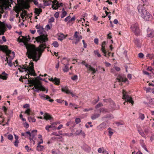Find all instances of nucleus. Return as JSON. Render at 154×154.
Returning <instances> with one entry per match:
<instances>
[{
    "instance_id": "obj_1",
    "label": "nucleus",
    "mask_w": 154,
    "mask_h": 154,
    "mask_svg": "<svg viewBox=\"0 0 154 154\" xmlns=\"http://www.w3.org/2000/svg\"><path fill=\"white\" fill-rule=\"evenodd\" d=\"M30 39L29 36L28 37L23 36L22 39L20 40V42H23L26 45L28 58L30 59H32L33 61L37 62L39 59L41 55V52L43 51L44 49L45 48V45L44 44H41L38 48H36L34 45L27 44V42Z\"/></svg>"
},
{
    "instance_id": "obj_2",
    "label": "nucleus",
    "mask_w": 154,
    "mask_h": 154,
    "mask_svg": "<svg viewBox=\"0 0 154 154\" xmlns=\"http://www.w3.org/2000/svg\"><path fill=\"white\" fill-rule=\"evenodd\" d=\"M30 80H28V84H30V86H34L32 88L34 91L38 92L40 90L45 91V89L42 85V82L39 80L45 81V79H42L39 76L37 77L35 79L30 78Z\"/></svg>"
},
{
    "instance_id": "obj_3",
    "label": "nucleus",
    "mask_w": 154,
    "mask_h": 154,
    "mask_svg": "<svg viewBox=\"0 0 154 154\" xmlns=\"http://www.w3.org/2000/svg\"><path fill=\"white\" fill-rule=\"evenodd\" d=\"M144 5H139L137 9L141 17L144 20L147 21L151 20L152 16L146 9Z\"/></svg>"
},
{
    "instance_id": "obj_4",
    "label": "nucleus",
    "mask_w": 154,
    "mask_h": 154,
    "mask_svg": "<svg viewBox=\"0 0 154 154\" xmlns=\"http://www.w3.org/2000/svg\"><path fill=\"white\" fill-rule=\"evenodd\" d=\"M43 30L44 28L42 27L37 30L38 32L40 35L36 37L35 38V40L38 43H42V44H45V45H46V44L45 43L46 41H47L48 38L47 36L44 35H42ZM46 46V45H45V47Z\"/></svg>"
},
{
    "instance_id": "obj_5",
    "label": "nucleus",
    "mask_w": 154,
    "mask_h": 154,
    "mask_svg": "<svg viewBox=\"0 0 154 154\" xmlns=\"http://www.w3.org/2000/svg\"><path fill=\"white\" fill-rule=\"evenodd\" d=\"M122 94V99H125V101L130 103H131L133 105L134 101L132 100V97L128 95L127 93L124 90H123Z\"/></svg>"
},
{
    "instance_id": "obj_6",
    "label": "nucleus",
    "mask_w": 154,
    "mask_h": 154,
    "mask_svg": "<svg viewBox=\"0 0 154 154\" xmlns=\"http://www.w3.org/2000/svg\"><path fill=\"white\" fill-rule=\"evenodd\" d=\"M131 28L135 35L138 36L139 35L140 30L137 23H136L132 25L131 27Z\"/></svg>"
},
{
    "instance_id": "obj_7",
    "label": "nucleus",
    "mask_w": 154,
    "mask_h": 154,
    "mask_svg": "<svg viewBox=\"0 0 154 154\" xmlns=\"http://www.w3.org/2000/svg\"><path fill=\"white\" fill-rule=\"evenodd\" d=\"M81 63L82 65H85L86 68L88 69V72H89L90 71H92L91 73L93 74L95 73L97 71V69L94 68L93 67L91 66V65L86 63L84 61H82Z\"/></svg>"
},
{
    "instance_id": "obj_8",
    "label": "nucleus",
    "mask_w": 154,
    "mask_h": 154,
    "mask_svg": "<svg viewBox=\"0 0 154 154\" xmlns=\"http://www.w3.org/2000/svg\"><path fill=\"white\" fill-rule=\"evenodd\" d=\"M116 80L119 82H128L127 78H126L124 74H119L118 75Z\"/></svg>"
},
{
    "instance_id": "obj_9",
    "label": "nucleus",
    "mask_w": 154,
    "mask_h": 154,
    "mask_svg": "<svg viewBox=\"0 0 154 154\" xmlns=\"http://www.w3.org/2000/svg\"><path fill=\"white\" fill-rule=\"evenodd\" d=\"M106 44V42L105 41H103L102 44L101 48V50L102 52L103 53V55L106 57H107V56L108 55V57L110 56L111 53L110 52H108V54H107L106 53L107 51L106 49L105 45Z\"/></svg>"
},
{
    "instance_id": "obj_10",
    "label": "nucleus",
    "mask_w": 154,
    "mask_h": 154,
    "mask_svg": "<svg viewBox=\"0 0 154 154\" xmlns=\"http://www.w3.org/2000/svg\"><path fill=\"white\" fill-rule=\"evenodd\" d=\"M30 65L31 66L29 67L28 71L29 72V74L31 75H33V76H35V74L34 69V63L31 60L30 61L29 63Z\"/></svg>"
},
{
    "instance_id": "obj_11",
    "label": "nucleus",
    "mask_w": 154,
    "mask_h": 154,
    "mask_svg": "<svg viewBox=\"0 0 154 154\" xmlns=\"http://www.w3.org/2000/svg\"><path fill=\"white\" fill-rule=\"evenodd\" d=\"M63 6V3H59L57 0H54V2H53V4L52 5L51 8L54 10H56L60 6Z\"/></svg>"
},
{
    "instance_id": "obj_12",
    "label": "nucleus",
    "mask_w": 154,
    "mask_h": 154,
    "mask_svg": "<svg viewBox=\"0 0 154 154\" xmlns=\"http://www.w3.org/2000/svg\"><path fill=\"white\" fill-rule=\"evenodd\" d=\"M6 26L4 22H0V32L1 35H3L6 30Z\"/></svg>"
},
{
    "instance_id": "obj_13",
    "label": "nucleus",
    "mask_w": 154,
    "mask_h": 154,
    "mask_svg": "<svg viewBox=\"0 0 154 154\" xmlns=\"http://www.w3.org/2000/svg\"><path fill=\"white\" fill-rule=\"evenodd\" d=\"M114 118V117L112 114H109L107 115H106L102 117L101 119L102 121H105L106 122H107L106 121V119L110 120L113 119Z\"/></svg>"
},
{
    "instance_id": "obj_14",
    "label": "nucleus",
    "mask_w": 154,
    "mask_h": 154,
    "mask_svg": "<svg viewBox=\"0 0 154 154\" xmlns=\"http://www.w3.org/2000/svg\"><path fill=\"white\" fill-rule=\"evenodd\" d=\"M1 49L2 51L5 52L7 55L11 54V51L8 49V47L7 45L2 46L1 47Z\"/></svg>"
},
{
    "instance_id": "obj_15",
    "label": "nucleus",
    "mask_w": 154,
    "mask_h": 154,
    "mask_svg": "<svg viewBox=\"0 0 154 154\" xmlns=\"http://www.w3.org/2000/svg\"><path fill=\"white\" fill-rule=\"evenodd\" d=\"M61 89L63 92H65L67 94H71L73 97L75 96L71 91L69 90L68 88L67 87H63Z\"/></svg>"
},
{
    "instance_id": "obj_16",
    "label": "nucleus",
    "mask_w": 154,
    "mask_h": 154,
    "mask_svg": "<svg viewBox=\"0 0 154 154\" xmlns=\"http://www.w3.org/2000/svg\"><path fill=\"white\" fill-rule=\"evenodd\" d=\"M107 125L105 122H103L97 127V129L99 131H101L107 128Z\"/></svg>"
},
{
    "instance_id": "obj_17",
    "label": "nucleus",
    "mask_w": 154,
    "mask_h": 154,
    "mask_svg": "<svg viewBox=\"0 0 154 154\" xmlns=\"http://www.w3.org/2000/svg\"><path fill=\"white\" fill-rule=\"evenodd\" d=\"M39 96H40L42 99L47 100L48 101L51 102H52L54 101L53 100L50 99V97L48 95H45L44 94H39Z\"/></svg>"
},
{
    "instance_id": "obj_18",
    "label": "nucleus",
    "mask_w": 154,
    "mask_h": 154,
    "mask_svg": "<svg viewBox=\"0 0 154 154\" xmlns=\"http://www.w3.org/2000/svg\"><path fill=\"white\" fill-rule=\"evenodd\" d=\"M147 35L148 37L152 38L154 36V30H150L148 29L147 30Z\"/></svg>"
},
{
    "instance_id": "obj_19",
    "label": "nucleus",
    "mask_w": 154,
    "mask_h": 154,
    "mask_svg": "<svg viewBox=\"0 0 154 154\" xmlns=\"http://www.w3.org/2000/svg\"><path fill=\"white\" fill-rule=\"evenodd\" d=\"M8 74L6 73L5 72H4L0 75V78L3 80H6L8 78Z\"/></svg>"
},
{
    "instance_id": "obj_20",
    "label": "nucleus",
    "mask_w": 154,
    "mask_h": 154,
    "mask_svg": "<svg viewBox=\"0 0 154 154\" xmlns=\"http://www.w3.org/2000/svg\"><path fill=\"white\" fill-rule=\"evenodd\" d=\"M140 144L142 147L147 152H149L148 150L147 149L146 146L144 143L143 140H140Z\"/></svg>"
},
{
    "instance_id": "obj_21",
    "label": "nucleus",
    "mask_w": 154,
    "mask_h": 154,
    "mask_svg": "<svg viewBox=\"0 0 154 154\" xmlns=\"http://www.w3.org/2000/svg\"><path fill=\"white\" fill-rule=\"evenodd\" d=\"M52 118L51 116L48 113H45L44 115V119L46 120H50Z\"/></svg>"
},
{
    "instance_id": "obj_22",
    "label": "nucleus",
    "mask_w": 154,
    "mask_h": 154,
    "mask_svg": "<svg viewBox=\"0 0 154 154\" xmlns=\"http://www.w3.org/2000/svg\"><path fill=\"white\" fill-rule=\"evenodd\" d=\"M58 39L60 41H62L65 38L64 35L62 33H58Z\"/></svg>"
},
{
    "instance_id": "obj_23",
    "label": "nucleus",
    "mask_w": 154,
    "mask_h": 154,
    "mask_svg": "<svg viewBox=\"0 0 154 154\" xmlns=\"http://www.w3.org/2000/svg\"><path fill=\"white\" fill-rule=\"evenodd\" d=\"M137 130L140 135H141L142 137H144L145 138H146V137L142 129H139L138 128L137 129Z\"/></svg>"
},
{
    "instance_id": "obj_24",
    "label": "nucleus",
    "mask_w": 154,
    "mask_h": 154,
    "mask_svg": "<svg viewBox=\"0 0 154 154\" xmlns=\"http://www.w3.org/2000/svg\"><path fill=\"white\" fill-rule=\"evenodd\" d=\"M45 149L44 146L41 145H38L36 148V150L38 151H42Z\"/></svg>"
},
{
    "instance_id": "obj_25",
    "label": "nucleus",
    "mask_w": 154,
    "mask_h": 154,
    "mask_svg": "<svg viewBox=\"0 0 154 154\" xmlns=\"http://www.w3.org/2000/svg\"><path fill=\"white\" fill-rule=\"evenodd\" d=\"M100 115L99 114H94L91 116V118L92 120H95L99 117Z\"/></svg>"
},
{
    "instance_id": "obj_26",
    "label": "nucleus",
    "mask_w": 154,
    "mask_h": 154,
    "mask_svg": "<svg viewBox=\"0 0 154 154\" xmlns=\"http://www.w3.org/2000/svg\"><path fill=\"white\" fill-rule=\"evenodd\" d=\"M42 11V9H38L36 8L35 9V12L36 14H37V16H39V14Z\"/></svg>"
},
{
    "instance_id": "obj_27",
    "label": "nucleus",
    "mask_w": 154,
    "mask_h": 154,
    "mask_svg": "<svg viewBox=\"0 0 154 154\" xmlns=\"http://www.w3.org/2000/svg\"><path fill=\"white\" fill-rule=\"evenodd\" d=\"M28 119L30 122H34L36 121V119L34 118L31 116L28 117Z\"/></svg>"
},
{
    "instance_id": "obj_28",
    "label": "nucleus",
    "mask_w": 154,
    "mask_h": 154,
    "mask_svg": "<svg viewBox=\"0 0 154 154\" xmlns=\"http://www.w3.org/2000/svg\"><path fill=\"white\" fill-rule=\"evenodd\" d=\"M53 82H54V84L56 85H58L59 84L60 82V80L59 79L55 77L54 78Z\"/></svg>"
},
{
    "instance_id": "obj_29",
    "label": "nucleus",
    "mask_w": 154,
    "mask_h": 154,
    "mask_svg": "<svg viewBox=\"0 0 154 154\" xmlns=\"http://www.w3.org/2000/svg\"><path fill=\"white\" fill-rule=\"evenodd\" d=\"M108 130H109L108 133L110 137L111 136L113 135V130L112 129L110 128H108Z\"/></svg>"
},
{
    "instance_id": "obj_30",
    "label": "nucleus",
    "mask_w": 154,
    "mask_h": 154,
    "mask_svg": "<svg viewBox=\"0 0 154 154\" xmlns=\"http://www.w3.org/2000/svg\"><path fill=\"white\" fill-rule=\"evenodd\" d=\"M103 101L105 102H109L111 103H112L114 105V102L111 99H103Z\"/></svg>"
},
{
    "instance_id": "obj_31",
    "label": "nucleus",
    "mask_w": 154,
    "mask_h": 154,
    "mask_svg": "<svg viewBox=\"0 0 154 154\" xmlns=\"http://www.w3.org/2000/svg\"><path fill=\"white\" fill-rule=\"evenodd\" d=\"M10 58L11 60L13 59L15 56V53L14 51L12 52H11V54H9L8 55H7Z\"/></svg>"
},
{
    "instance_id": "obj_32",
    "label": "nucleus",
    "mask_w": 154,
    "mask_h": 154,
    "mask_svg": "<svg viewBox=\"0 0 154 154\" xmlns=\"http://www.w3.org/2000/svg\"><path fill=\"white\" fill-rule=\"evenodd\" d=\"M37 132V130H33L31 132V135L30 136L34 138L35 137V136Z\"/></svg>"
},
{
    "instance_id": "obj_33",
    "label": "nucleus",
    "mask_w": 154,
    "mask_h": 154,
    "mask_svg": "<svg viewBox=\"0 0 154 154\" xmlns=\"http://www.w3.org/2000/svg\"><path fill=\"white\" fill-rule=\"evenodd\" d=\"M69 64H66L64 68L63 69V72H67L69 70Z\"/></svg>"
},
{
    "instance_id": "obj_34",
    "label": "nucleus",
    "mask_w": 154,
    "mask_h": 154,
    "mask_svg": "<svg viewBox=\"0 0 154 154\" xmlns=\"http://www.w3.org/2000/svg\"><path fill=\"white\" fill-rule=\"evenodd\" d=\"M100 112H102L103 113H105L106 112H108V110L104 108H102L100 109Z\"/></svg>"
},
{
    "instance_id": "obj_35",
    "label": "nucleus",
    "mask_w": 154,
    "mask_h": 154,
    "mask_svg": "<svg viewBox=\"0 0 154 154\" xmlns=\"http://www.w3.org/2000/svg\"><path fill=\"white\" fill-rule=\"evenodd\" d=\"M31 112V110L30 109H28L26 110L25 111L24 113L27 114V115L28 116L30 115V112Z\"/></svg>"
},
{
    "instance_id": "obj_36",
    "label": "nucleus",
    "mask_w": 154,
    "mask_h": 154,
    "mask_svg": "<svg viewBox=\"0 0 154 154\" xmlns=\"http://www.w3.org/2000/svg\"><path fill=\"white\" fill-rule=\"evenodd\" d=\"M94 53L95 55H97L98 57H100L101 56V54L99 53L98 50H96L94 51Z\"/></svg>"
},
{
    "instance_id": "obj_37",
    "label": "nucleus",
    "mask_w": 154,
    "mask_h": 154,
    "mask_svg": "<svg viewBox=\"0 0 154 154\" xmlns=\"http://www.w3.org/2000/svg\"><path fill=\"white\" fill-rule=\"evenodd\" d=\"M98 152L99 153H103V151H106V150H105L103 147H100L98 149Z\"/></svg>"
},
{
    "instance_id": "obj_38",
    "label": "nucleus",
    "mask_w": 154,
    "mask_h": 154,
    "mask_svg": "<svg viewBox=\"0 0 154 154\" xmlns=\"http://www.w3.org/2000/svg\"><path fill=\"white\" fill-rule=\"evenodd\" d=\"M52 45H53L55 48H57L59 46V44H58V42L57 41L54 42L52 44Z\"/></svg>"
},
{
    "instance_id": "obj_39",
    "label": "nucleus",
    "mask_w": 154,
    "mask_h": 154,
    "mask_svg": "<svg viewBox=\"0 0 154 154\" xmlns=\"http://www.w3.org/2000/svg\"><path fill=\"white\" fill-rule=\"evenodd\" d=\"M139 118L140 119H141V120H143L145 118L144 114L141 113H139Z\"/></svg>"
},
{
    "instance_id": "obj_40",
    "label": "nucleus",
    "mask_w": 154,
    "mask_h": 154,
    "mask_svg": "<svg viewBox=\"0 0 154 154\" xmlns=\"http://www.w3.org/2000/svg\"><path fill=\"white\" fill-rule=\"evenodd\" d=\"M60 134L61 135H63L68 136L69 137L71 136H72L73 135V134L72 133H66L63 134L61 133H60Z\"/></svg>"
},
{
    "instance_id": "obj_41",
    "label": "nucleus",
    "mask_w": 154,
    "mask_h": 154,
    "mask_svg": "<svg viewBox=\"0 0 154 154\" xmlns=\"http://www.w3.org/2000/svg\"><path fill=\"white\" fill-rule=\"evenodd\" d=\"M67 12L66 11H63L61 15V18H63L67 15Z\"/></svg>"
},
{
    "instance_id": "obj_42",
    "label": "nucleus",
    "mask_w": 154,
    "mask_h": 154,
    "mask_svg": "<svg viewBox=\"0 0 154 154\" xmlns=\"http://www.w3.org/2000/svg\"><path fill=\"white\" fill-rule=\"evenodd\" d=\"M149 103L150 105H154V98L150 99L149 101Z\"/></svg>"
},
{
    "instance_id": "obj_43",
    "label": "nucleus",
    "mask_w": 154,
    "mask_h": 154,
    "mask_svg": "<svg viewBox=\"0 0 154 154\" xmlns=\"http://www.w3.org/2000/svg\"><path fill=\"white\" fill-rule=\"evenodd\" d=\"M103 106V104L102 103H99L96 106L95 108L96 109H97Z\"/></svg>"
},
{
    "instance_id": "obj_44",
    "label": "nucleus",
    "mask_w": 154,
    "mask_h": 154,
    "mask_svg": "<svg viewBox=\"0 0 154 154\" xmlns=\"http://www.w3.org/2000/svg\"><path fill=\"white\" fill-rule=\"evenodd\" d=\"M70 16H68L65 18L64 21L66 22L68 21V22H70Z\"/></svg>"
},
{
    "instance_id": "obj_45",
    "label": "nucleus",
    "mask_w": 154,
    "mask_h": 154,
    "mask_svg": "<svg viewBox=\"0 0 154 154\" xmlns=\"http://www.w3.org/2000/svg\"><path fill=\"white\" fill-rule=\"evenodd\" d=\"M57 150L58 151V152L53 149L52 150L51 152L53 154H60V152L59 151V150Z\"/></svg>"
},
{
    "instance_id": "obj_46",
    "label": "nucleus",
    "mask_w": 154,
    "mask_h": 154,
    "mask_svg": "<svg viewBox=\"0 0 154 154\" xmlns=\"http://www.w3.org/2000/svg\"><path fill=\"white\" fill-rule=\"evenodd\" d=\"M71 79L73 81L76 80L78 79V76L77 75H75L74 76L72 77Z\"/></svg>"
},
{
    "instance_id": "obj_47",
    "label": "nucleus",
    "mask_w": 154,
    "mask_h": 154,
    "mask_svg": "<svg viewBox=\"0 0 154 154\" xmlns=\"http://www.w3.org/2000/svg\"><path fill=\"white\" fill-rule=\"evenodd\" d=\"M30 107V105L28 103L26 104L25 105H24L23 106V107L24 108H26V109H29V108Z\"/></svg>"
},
{
    "instance_id": "obj_48",
    "label": "nucleus",
    "mask_w": 154,
    "mask_h": 154,
    "mask_svg": "<svg viewBox=\"0 0 154 154\" xmlns=\"http://www.w3.org/2000/svg\"><path fill=\"white\" fill-rule=\"evenodd\" d=\"M19 67H20L18 68V69L20 72H23L24 71H26L24 68L21 67L20 66H19Z\"/></svg>"
},
{
    "instance_id": "obj_49",
    "label": "nucleus",
    "mask_w": 154,
    "mask_h": 154,
    "mask_svg": "<svg viewBox=\"0 0 154 154\" xmlns=\"http://www.w3.org/2000/svg\"><path fill=\"white\" fill-rule=\"evenodd\" d=\"M52 128V127L51 126L47 125L45 126V129L46 130L48 131V132H49L50 130L49 129V128Z\"/></svg>"
},
{
    "instance_id": "obj_50",
    "label": "nucleus",
    "mask_w": 154,
    "mask_h": 154,
    "mask_svg": "<svg viewBox=\"0 0 154 154\" xmlns=\"http://www.w3.org/2000/svg\"><path fill=\"white\" fill-rule=\"evenodd\" d=\"M54 19L53 17H51L49 19L48 22L49 23H52L54 21Z\"/></svg>"
},
{
    "instance_id": "obj_51",
    "label": "nucleus",
    "mask_w": 154,
    "mask_h": 154,
    "mask_svg": "<svg viewBox=\"0 0 154 154\" xmlns=\"http://www.w3.org/2000/svg\"><path fill=\"white\" fill-rule=\"evenodd\" d=\"M69 105L70 106H74L75 109H77V106L75 104H73L72 103H69Z\"/></svg>"
},
{
    "instance_id": "obj_52",
    "label": "nucleus",
    "mask_w": 154,
    "mask_h": 154,
    "mask_svg": "<svg viewBox=\"0 0 154 154\" xmlns=\"http://www.w3.org/2000/svg\"><path fill=\"white\" fill-rule=\"evenodd\" d=\"M8 138L10 140H12L13 139V136L11 134H9L8 136Z\"/></svg>"
},
{
    "instance_id": "obj_53",
    "label": "nucleus",
    "mask_w": 154,
    "mask_h": 154,
    "mask_svg": "<svg viewBox=\"0 0 154 154\" xmlns=\"http://www.w3.org/2000/svg\"><path fill=\"white\" fill-rule=\"evenodd\" d=\"M25 148L26 150L28 152H29L30 150H31V148H29V147L27 145H26L25 147Z\"/></svg>"
},
{
    "instance_id": "obj_54",
    "label": "nucleus",
    "mask_w": 154,
    "mask_h": 154,
    "mask_svg": "<svg viewBox=\"0 0 154 154\" xmlns=\"http://www.w3.org/2000/svg\"><path fill=\"white\" fill-rule=\"evenodd\" d=\"M8 63V65L10 67H11L13 65L11 59L9 60L8 61V63Z\"/></svg>"
},
{
    "instance_id": "obj_55",
    "label": "nucleus",
    "mask_w": 154,
    "mask_h": 154,
    "mask_svg": "<svg viewBox=\"0 0 154 154\" xmlns=\"http://www.w3.org/2000/svg\"><path fill=\"white\" fill-rule=\"evenodd\" d=\"M26 11H23L21 14V16L22 19L23 18L24 15H26Z\"/></svg>"
},
{
    "instance_id": "obj_56",
    "label": "nucleus",
    "mask_w": 154,
    "mask_h": 154,
    "mask_svg": "<svg viewBox=\"0 0 154 154\" xmlns=\"http://www.w3.org/2000/svg\"><path fill=\"white\" fill-rule=\"evenodd\" d=\"M79 34V32H77L76 31L75 32L74 35V37L75 38H77L79 37V36L78 35V34Z\"/></svg>"
},
{
    "instance_id": "obj_57",
    "label": "nucleus",
    "mask_w": 154,
    "mask_h": 154,
    "mask_svg": "<svg viewBox=\"0 0 154 154\" xmlns=\"http://www.w3.org/2000/svg\"><path fill=\"white\" fill-rule=\"evenodd\" d=\"M81 122V120L80 118H76L75 119V122L77 124H78L80 123Z\"/></svg>"
},
{
    "instance_id": "obj_58",
    "label": "nucleus",
    "mask_w": 154,
    "mask_h": 154,
    "mask_svg": "<svg viewBox=\"0 0 154 154\" xmlns=\"http://www.w3.org/2000/svg\"><path fill=\"white\" fill-rule=\"evenodd\" d=\"M4 11V9L2 8H0V17L1 18L2 17L1 14H3Z\"/></svg>"
},
{
    "instance_id": "obj_59",
    "label": "nucleus",
    "mask_w": 154,
    "mask_h": 154,
    "mask_svg": "<svg viewBox=\"0 0 154 154\" xmlns=\"http://www.w3.org/2000/svg\"><path fill=\"white\" fill-rule=\"evenodd\" d=\"M84 149L86 151L89 152L91 150V148L90 147L87 146L86 148H85Z\"/></svg>"
},
{
    "instance_id": "obj_60",
    "label": "nucleus",
    "mask_w": 154,
    "mask_h": 154,
    "mask_svg": "<svg viewBox=\"0 0 154 154\" xmlns=\"http://www.w3.org/2000/svg\"><path fill=\"white\" fill-rule=\"evenodd\" d=\"M19 141L15 140L14 143V146L16 147H17L18 146Z\"/></svg>"
},
{
    "instance_id": "obj_61",
    "label": "nucleus",
    "mask_w": 154,
    "mask_h": 154,
    "mask_svg": "<svg viewBox=\"0 0 154 154\" xmlns=\"http://www.w3.org/2000/svg\"><path fill=\"white\" fill-rule=\"evenodd\" d=\"M24 126L25 128H29V125L27 123L25 122L24 124Z\"/></svg>"
},
{
    "instance_id": "obj_62",
    "label": "nucleus",
    "mask_w": 154,
    "mask_h": 154,
    "mask_svg": "<svg viewBox=\"0 0 154 154\" xmlns=\"http://www.w3.org/2000/svg\"><path fill=\"white\" fill-rule=\"evenodd\" d=\"M98 101V100H94L92 101L91 103L93 104L94 105V104H96V103H97Z\"/></svg>"
},
{
    "instance_id": "obj_63",
    "label": "nucleus",
    "mask_w": 154,
    "mask_h": 154,
    "mask_svg": "<svg viewBox=\"0 0 154 154\" xmlns=\"http://www.w3.org/2000/svg\"><path fill=\"white\" fill-rule=\"evenodd\" d=\"M54 16L56 18H58L59 16V13L58 12H56L54 14Z\"/></svg>"
},
{
    "instance_id": "obj_64",
    "label": "nucleus",
    "mask_w": 154,
    "mask_h": 154,
    "mask_svg": "<svg viewBox=\"0 0 154 154\" xmlns=\"http://www.w3.org/2000/svg\"><path fill=\"white\" fill-rule=\"evenodd\" d=\"M82 131V130H77L75 132V134L77 135H79L80 133H81Z\"/></svg>"
}]
</instances>
